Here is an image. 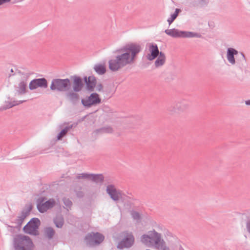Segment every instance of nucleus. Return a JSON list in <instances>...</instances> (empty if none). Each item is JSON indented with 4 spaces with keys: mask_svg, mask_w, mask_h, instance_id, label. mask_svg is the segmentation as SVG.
I'll list each match as a JSON object with an SVG mask.
<instances>
[{
    "mask_svg": "<svg viewBox=\"0 0 250 250\" xmlns=\"http://www.w3.org/2000/svg\"><path fill=\"white\" fill-rule=\"evenodd\" d=\"M126 64L127 63H109V67L111 70L115 71L125 66Z\"/></svg>",
    "mask_w": 250,
    "mask_h": 250,
    "instance_id": "25",
    "label": "nucleus"
},
{
    "mask_svg": "<svg viewBox=\"0 0 250 250\" xmlns=\"http://www.w3.org/2000/svg\"><path fill=\"white\" fill-rule=\"evenodd\" d=\"M164 63H155L154 64V68H158L163 65Z\"/></svg>",
    "mask_w": 250,
    "mask_h": 250,
    "instance_id": "40",
    "label": "nucleus"
},
{
    "mask_svg": "<svg viewBox=\"0 0 250 250\" xmlns=\"http://www.w3.org/2000/svg\"><path fill=\"white\" fill-rule=\"evenodd\" d=\"M126 50L131 53L130 56L135 60L136 55L139 53L141 50V46L140 44L137 43H130L126 45Z\"/></svg>",
    "mask_w": 250,
    "mask_h": 250,
    "instance_id": "16",
    "label": "nucleus"
},
{
    "mask_svg": "<svg viewBox=\"0 0 250 250\" xmlns=\"http://www.w3.org/2000/svg\"><path fill=\"white\" fill-rule=\"evenodd\" d=\"M40 225L41 221L39 219L33 218L23 227V230L26 233L35 236L38 235L39 232L38 229Z\"/></svg>",
    "mask_w": 250,
    "mask_h": 250,
    "instance_id": "6",
    "label": "nucleus"
},
{
    "mask_svg": "<svg viewBox=\"0 0 250 250\" xmlns=\"http://www.w3.org/2000/svg\"><path fill=\"white\" fill-rule=\"evenodd\" d=\"M243 61V60H238V59H237V61Z\"/></svg>",
    "mask_w": 250,
    "mask_h": 250,
    "instance_id": "42",
    "label": "nucleus"
},
{
    "mask_svg": "<svg viewBox=\"0 0 250 250\" xmlns=\"http://www.w3.org/2000/svg\"><path fill=\"white\" fill-rule=\"evenodd\" d=\"M106 192L114 201L117 202L122 197V191L117 189L114 185H109L106 187Z\"/></svg>",
    "mask_w": 250,
    "mask_h": 250,
    "instance_id": "11",
    "label": "nucleus"
},
{
    "mask_svg": "<svg viewBox=\"0 0 250 250\" xmlns=\"http://www.w3.org/2000/svg\"><path fill=\"white\" fill-rule=\"evenodd\" d=\"M104 238V236L99 232H91L85 236V241L87 245L94 246L101 243Z\"/></svg>",
    "mask_w": 250,
    "mask_h": 250,
    "instance_id": "7",
    "label": "nucleus"
},
{
    "mask_svg": "<svg viewBox=\"0 0 250 250\" xmlns=\"http://www.w3.org/2000/svg\"><path fill=\"white\" fill-rule=\"evenodd\" d=\"M32 209V205H29L26 207V208L21 211V215L16 219L14 222H13V223L15 224V225L13 226H10V227L14 228H21L22 222H23L25 218L29 215ZM8 227H10V226H8Z\"/></svg>",
    "mask_w": 250,
    "mask_h": 250,
    "instance_id": "9",
    "label": "nucleus"
},
{
    "mask_svg": "<svg viewBox=\"0 0 250 250\" xmlns=\"http://www.w3.org/2000/svg\"><path fill=\"white\" fill-rule=\"evenodd\" d=\"M62 201L64 205L66 207L67 209L68 210L69 209H70L72 206V201L69 198H67L66 197L63 198Z\"/></svg>",
    "mask_w": 250,
    "mask_h": 250,
    "instance_id": "30",
    "label": "nucleus"
},
{
    "mask_svg": "<svg viewBox=\"0 0 250 250\" xmlns=\"http://www.w3.org/2000/svg\"><path fill=\"white\" fill-rule=\"evenodd\" d=\"M165 32L167 35L173 38H198L201 36L199 34L196 33L180 31L175 28L167 29Z\"/></svg>",
    "mask_w": 250,
    "mask_h": 250,
    "instance_id": "5",
    "label": "nucleus"
},
{
    "mask_svg": "<svg viewBox=\"0 0 250 250\" xmlns=\"http://www.w3.org/2000/svg\"><path fill=\"white\" fill-rule=\"evenodd\" d=\"M233 49H229L228 51L227 57L228 60L230 62L232 61L233 59Z\"/></svg>",
    "mask_w": 250,
    "mask_h": 250,
    "instance_id": "32",
    "label": "nucleus"
},
{
    "mask_svg": "<svg viewBox=\"0 0 250 250\" xmlns=\"http://www.w3.org/2000/svg\"><path fill=\"white\" fill-rule=\"evenodd\" d=\"M158 58L157 59V61L156 62H163L166 60V57L164 54H163L162 52L159 53L158 54Z\"/></svg>",
    "mask_w": 250,
    "mask_h": 250,
    "instance_id": "31",
    "label": "nucleus"
},
{
    "mask_svg": "<svg viewBox=\"0 0 250 250\" xmlns=\"http://www.w3.org/2000/svg\"><path fill=\"white\" fill-rule=\"evenodd\" d=\"M73 80V90L75 92L81 91L83 87V80L80 77L76 75L73 76L71 77Z\"/></svg>",
    "mask_w": 250,
    "mask_h": 250,
    "instance_id": "15",
    "label": "nucleus"
},
{
    "mask_svg": "<svg viewBox=\"0 0 250 250\" xmlns=\"http://www.w3.org/2000/svg\"><path fill=\"white\" fill-rule=\"evenodd\" d=\"M91 174L86 173H82L81 174H78L76 176V178L77 179H88L90 180Z\"/></svg>",
    "mask_w": 250,
    "mask_h": 250,
    "instance_id": "29",
    "label": "nucleus"
},
{
    "mask_svg": "<svg viewBox=\"0 0 250 250\" xmlns=\"http://www.w3.org/2000/svg\"><path fill=\"white\" fill-rule=\"evenodd\" d=\"M246 228L247 229V231L250 234V219L247 222Z\"/></svg>",
    "mask_w": 250,
    "mask_h": 250,
    "instance_id": "37",
    "label": "nucleus"
},
{
    "mask_svg": "<svg viewBox=\"0 0 250 250\" xmlns=\"http://www.w3.org/2000/svg\"><path fill=\"white\" fill-rule=\"evenodd\" d=\"M81 102L84 106L89 107L93 105H96L101 103V99L97 93H92L87 99H82Z\"/></svg>",
    "mask_w": 250,
    "mask_h": 250,
    "instance_id": "10",
    "label": "nucleus"
},
{
    "mask_svg": "<svg viewBox=\"0 0 250 250\" xmlns=\"http://www.w3.org/2000/svg\"><path fill=\"white\" fill-rule=\"evenodd\" d=\"M16 250H33V243L29 237L23 235H17L14 239Z\"/></svg>",
    "mask_w": 250,
    "mask_h": 250,
    "instance_id": "2",
    "label": "nucleus"
},
{
    "mask_svg": "<svg viewBox=\"0 0 250 250\" xmlns=\"http://www.w3.org/2000/svg\"><path fill=\"white\" fill-rule=\"evenodd\" d=\"M70 85V81L69 79H55L52 81L50 89L52 90L64 92L69 89Z\"/></svg>",
    "mask_w": 250,
    "mask_h": 250,
    "instance_id": "4",
    "label": "nucleus"
},
{
    "mask_svg": "<svg viewBox=\"0 0 250 250\" xmlns=\"http://www.w3.org/2000/svg\"><path fill=\"white\" fill-rule=\"evenodd\" d=\"M29 87L31 90L35 89L38 87L46 88L47 82L45 78L34 79L30 82Z\"/></svg>",
    "mask_w": 250,
    "mask_h": 250,
    "instance_id": "13",
    "label": "nucleus"
},
{
    "mask_svg": "<svg viewBox=\"0 0 250 250\" xmlns=\"http://www.w3.org/2000/svg\"><path fill=\"white\" fill-rule=\"evenodd\" d=\"M25 101H26V100L20 101H14L13 103L10 104H11L10 105L8 108H10V107H12L16 105H18L20 104H22V103H23Z\"/></svg>",
    "mask_w": 250,
    "mask_h": 250,
    "instance_id": "34",
    "label": "nucleus"
},
{
    "mask_svg": "<svg viewBox=\"0 0 250 250\" xmlns=\"http://www.w3.org/2000/svg\"><path fill=\"white\" fill-rule=\"evenodd\" d=\"M179 12L180 10L179 9H176L174 13L171 15V17L167 19V22H168L169 25H170L172 23V22L175 20V19L178 16Z\"/></svg>",
    "mask_w": 250,
    "mask_h": 250,
    "instance_id": "28",
    "label": "nucleus"
},
{
    "mask_svg": "<svg viewBox=\"0 0 250 250\" xmlns=\"http://www.w3.org/2000/svg\"><path fill=\"white\" fill-rule=\"evenodd\" d=\"M66 96L73 104L76 105L79 102V95L74 91L67 92Z\"/></svg>",
    "mask_w": 250,
    "mask_h": 250,
    "instance_id": "18",
    "label": "nucleus"
},
{
    "mask_svg": "<svg viewBox=\"0 0 250 250\" xmlns=\"http://www.w3.org/2000/svg\"><path fill=\"white\" fill-rule=\"evenodd\" d=\"M76 195L78 197L82 198L84 196V193L82 191H79L76 192Z\"/></svg>",
    "mask_w": 250,
    "mask_h": 250,
    "instance_id": "36",
    "label": "nucleus"
},
{
    "mask_svg": "<svg viewBox=\"0 0 250 250\" xmlns=\"http://www.w3.org/2000/svg\"><path fill=\"white\" fill-rule=\"evenodd\" d=\"M83 80L86 84L87 90L90 92L93 91L97 83L95 77L94 76H90L88 77L84 76Z\"/></svg>",
    "mask_w": 250,
    "mask_h": 250,
    "instance_id": "14",
    "label": "nucleus"
},
{
    "mask_svg": "<svg viewBox=\"0 0 250 250\" xmlns=\"http://www.w3.org/2000/svg\"><path fill=\"white\" fill-rule=\"evenodd\" d=\"M90 180L97 183H102L104 182V177L102 174H91Z\"/></svg>",
    "mask_w": 250,
    "mask_h": 250,
    "instance_id": "20",
    "label": "nucleus"
},
{
    "mask_svg": "<svg viewBox=\"0 0 250 250\" xmlns=\"http://www.w3.org/2000/svg\"><path fill=\"white\" fill-rule=\"evenodd\" d=\"M11 72L12 73H13V70L12 69H11Z\"/></svg>",
    "mask_w": 250,
    "mask_h": 250,
    "instance_id": "43",
    "label": "nucleus"
},
{
    "mask_svg": "<svg viewBox=\"0 0 250 250\" xmlns=\"http://www.w3.org/2000/svg\"><path fill=\"white\" fill-rule=\"evenodd\" d=\"M103 86L102 83H99L97 84V85L96 86V90L98 91H103Z\"/></svg>",
    "mask_w": 250,
    "mask_h": 250,
    "instance_id": "35",
    "label": "nucleus"
},
{
    "mask_svg": "<svg viewBox=\"0 0 250 250\" xmlns=\"http://www.w3.org/2000/svg\"><path fill=\"white\" fill-rule=\"evenodd\" d=\"M43 201V198H40L38 200L37 209L41 213L46 211L47 209L53 208L55 204V201L53 199H50L42 203Z\"/></svg>",
    "mask_w": 250,
    "mask_h": 250,
    "instance_id": "12",
    "label": "nucleus"
},
{
    "mask_svg": "<svg viewBox=\"0 0 250 250\" xmlns=\"http://www.w3.org/2000/svg\"><path fill=\"white\" fill-rule=\"evenodd\" d=\"M149 53L147 54V58L149 61L154 60L159 53L157 46L153 44L149 45Z\"/></svg>",
    "mask_w": 250,
    "mask_h": 250,
    "instance_id": "17",
    "label": "nucleus"
},
{
    "mask_svg": "<svg viewBox=\"0 0 250 250\" xmlns=\"http://www.w3.org/2000/svg\"><path fill=\"white\" fill-rule=\"evenodd\" d=\"M117 60L118 61L121 62H130L134 61L133 58L130 56V54L128 53H124L121 55L117 56Z\"/></svg>",
    "mask_w": 250,
    "mask_h": 250,
    "instance_id": "19",
    "label": "nucleus"
},
{
    "mask_svg": "<svg viewBox=\"0 0 250 250\" xmlns=\"http://www.w3.org/2000/svg\"><path fill=\"white\" fill-rule=\"evenodd\" d=\"M140 240L142 243L149 248L157 250H170L166 246L165 241L162 238L161 234L154 229L148 231L147 234L142 235Z\"/></svg>",
    "mask_w": 250,
    "mask_h": 250,
    "instance_id": "1",
    "label": "nucleus"
},
{
    "mask_svg": "<svg viewBox=\"0 0 250 250\" xmlns=\"http://www.w3.org/2000/svg\"><path fill=\"white\" fill-rule=\"evenodd\" d=\"M11 0H0V5L3 4L5 3L9 2Z\"/></svg>",
    "mask_w": 250,
    "mask_h": 250,
    "instance_id": "39",
    "label": "nucleus"
},
{
    "mask_svg": "<svg viewBox=\"0 0 250 250\" xmlns=\"http://www.w3.org/2000/svg\"><path fill=\"white\" fill-rule=\"evenodd\" d=\"M235 56H236V57L237 58H241L242 59H243V60H244V55L242 54H241V53H238V52L235 50Z\"/></svg>",
    "mask_w": 250,
    "mask_h": 250,
    "instance_id": "38",
    "label": "nucleus"
},
{
    "mask_svg": "<svg viewBox=\"0 0 250 250\" xmlns=\"http://www.w3.org/2000/svg\"><path fill=\"white\" fill-rule=\"evenodd\" d=\"M26 84L24 82H21L18 85L17 92L19 95H22L26 93Z\"/></svg>",
    "mask_w": 250,
    "mask_h": 250,
    "instance_id": "26",
    "label": "nucleus"
},
{
    "mask_svg": "<svg viewBox=\"0 0 250 250\" xmlns=\"http://www.w3.org/2000/svg\"><path fill=\"white\" fill-rule=\"evenodd\" d=\"M124 237L118 244L117 248L122 249L124 248H130L134 243V237L131 232L125 231L123 233Z\"/></svg>",
    "mask_w": 250,
    "mask_h": 250,
    "instance_id": "8",
    "label": "nucleus"
},
{
    "mask_svg": "<svg viewBox=\"0 0 250 250\" xmlns=\"http://www.w3.org/2000/svg\"><path fill=\"white\" fill-rule=\"evenodd\" d=\"M73 125H70L67 126L65 127L62 131L58 134L57 135V140H61L66 134L67 132L73 127Z\"/></svg>",
    "mask_w": 250,
    "mask_h": 250,
    "instance_id": "21",
    "label": "nucleus"
},
{
    "mask_svg": "<svg viewBox=\"0 0 250 250\" xmlns=\"http://www.w3.org/2000/svg\"><path fill=\"white\" fill-rule=\"evenodd\" d=\"M189 103L186 99H180L167 106V111L171 115L180 114L186 111L189 107Z\"/></svg>",
    "mask_w": 250,
    "mask_h": 250,
    "instance_id": "3",
    "label": "nucleus"
},
{
    "mask_svg": "<svg viewBox=\"0 0 250 250\" xmlns=\"http://www.w3.org/2000/svg\"><path fill=\"white\" fill-rule=\"evenodd\" d=\"M96 133H111L113 132V129L112 127L110 126L104 127L98 129H96L95 131Z\"/></svg>",
    "mask_w": 250,
    "mask_h": 250,
    "instance_id": "27",
    "label": "nucleus"
},
{
    "mask_svg": "<svg viewBox=\"0 0 250 250\" xmlns=\"http://www.w3.org/2000/svg\"><path fill=\"white\" fill-rule=\"evenodd\" d=\"M131 215L132 217L135 220H139L141 218L139 213L136 211H132Z\"/></svg>",
    "mask_w": 250,
    "mask_h": 250,
    "instance_id": "33",
    "label": "nucleus"
},
{
    "mask_svg": "<svg viewBox=\"0 0 250 250\" xmlns=\"http://www.w3.org/2000/svg\"><path fill=\"white\" fill-rule=\"evenodd\" d=\"M54 222L56 227L62 228L64 224V219L62 216H57L54 219Z\"/></svg>",
    "mask_w": 250,
    "mask_h": 250,
    "instance_id": "24",
    "label": "nucleus"
},
{
    "mask_svg": "<svg viewBox=\"0 0 250 250\" xmlns=\"http://www.w3.org/2000/svg\"><path fill=\"white\" fill-rule=\"evenodd\" d=\"M245 104L247 105H250V99L245 101Z\"/></svg>",
    "mask_w": 250,
    "mask_h": 250,
    "instance_id": "41",
    "label": "nucleus"
},
{
    "mask_svg": "<svg viewBox=\"0 0 250 250\" xmlns=\"http://www.w3.org/2000/svg\"><path fill=\"white\" fill-rule=\"evenodd\" d=\"M55 233V231L54 229L52 227H47L44 229V234L46 237H47L49 239H51L53 238L54 234Z\"/></svg>",
    "mask_w": 250,
    "mask_h": 250,
    "instance_id": "22",
    "label": "nucleus"
},
{
    "mask_svg": "<svg viewBox=\"0 0 250 250\" xmlns=\"http://www.w3.org/2000/svg\"><path fill=\"white\" fill-rule=\"evenodd\" d=\"M94 69L99 75L104 74L106 72L105 66L102 64L95 65L94 67Z\"/></svg>",
    "mask_w": 250,
    "mask_h": 250,
    "instance_id": "23",
    "label": "nucleus"
}]
</instances>
